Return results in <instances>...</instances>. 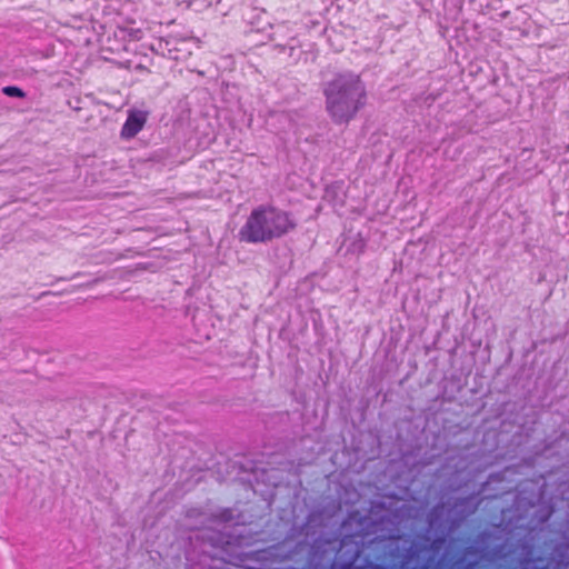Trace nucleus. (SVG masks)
Returning <instances> with one entry per match:
<instances>
[{
  "mask_svg": "<svg viewBox=\"0 0 569 569\" xmlns=\"http://www.w3.org/2000/svg\"><path fill=\"white\" fill-rule=\"evenodd\" d=\"M326 111L336 124L353 120L367 103V90L358 74L339 73L323 84Z\"/></svg>",
  "mask_w": 569,
  "mask_h": 569,
  "instance_id": "f257e3e1",
  "label": "nucleus"
},
{
  "mask_svg": "<svg viewBox=\"0 0 569 569\" xmlns=\"http://www.w3.org/2000/svg\"><path fill=\"white\" fill-rule=\"evenodd\" d=\"M296 227L297 222L290 212L262 204L251 211L238 237L247 243H267L282 238Z\"/></svg>",
  "mask_w": 569,
  "mask_h": 569,
  "instance_id": "f03ea898",
  "label": "nucleus"
},
{
  "mask_svg": "<svg viewBox=\"0 0 569 569\" xmlns=\"http://www.w3.org/2000/svg\"><path fill=\"white\" fill-rule=\"evenodd\" d=\"M147 121V114L143 111H130L129 116L122 126L121 137L130 139L136 137L143 128Z\"/></svg>",
  "mask_w": 569,
  "mask_h": 569,
  "instance_id": "7ed1b4c3",
  "label": "nucleus"
},
{
  "mask_svg": "<svg viewBox=\"0 0 569 569\" xmlns=\"http://www.w3.org/2000/svg\"><path fill=\"white\" fill-rule=\"evenodd\" d=\"M2 92L8 97H14V98H24L26 93L22 89L14 87V86H7L2 88Z\"/></svg>",
  "mask_w": 569,
  "mask_h": 569,
  "instance_id": "20e7f679",
  "label": "nucleus"
},
{
  "mask_svg": "<svg viewBox=\"0 0 569 569\" xmlns=\"http://www.w3.org/2000/svg\"><path fill=\"white\" fill-rule=\"evenodd\" d=\"M220 519L222 521H229L232 519V515H231V511L230 510H224L222 513H221V517Z\"/></svg>",
  "mask_w": 569,
  "mask_h": 569,
  "instance_id": "39448f33",
  "label": "nucleus"
}]
</instances>
